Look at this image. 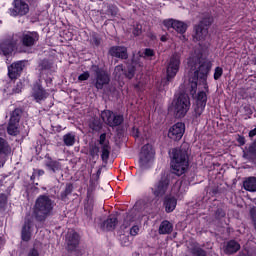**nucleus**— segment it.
Masks as SVG:
<instances>
[{
	"label": "nucleus",
	"instance_id": "1",
	"mask_svg": "<svg viewBox=\"0 0 256 256\" xmlns=\"http://www.w3.org/2000/svg\"><path fill=\"white\" fill-rule=\"evenodd\" d=\"M211 72V63L202 62L198 69H196L193 75L189 78L190 91L191 93H197V85H203L204 91H199L196 95V106L194 107V116L196 119L203 115L205 107H207V93H209V84L207 83V78Z\"/></svg>",
	"mask_w": 256,
	"mask_h": 256
},
{
	"label": "nucleus",
	"instance_id": "2",
	"mask_svg": "<svg viewBox=\"0 0 256 256\" xmlns=\"http://www.w3.org/2000/svg\"><path fill=\"white\" fill-rule=\"evenodd\" d=\"M171 188V178L165 173H161L160 177L150 187L151 194L155 199H163V207L166 213H173L177 209V198L167 195Z\"/></svg>",
	"mask_w": 256,
	"mask_h": 256
},
{
	"label": "nucleus",
	"instance_id": "3",
	"mask_svg": "<svg viewBox=\"0 0 256 256\" xmlns=\"http://www.w3.org/2000/svg\"><path fill=\"white\" fill-rule=\"evenodd\" d=\"M171 167L173 173L178 177L187 173L189 169V147L182 145L172 149Z\"/></svg>",
	"mask_w": 256,
	"mask_h": 256
},
{
	"label": "nucleus",
	"instance_id": "4",
	"mask_svg": "<svg viewBox=\"0 0 256 256\" xmlns=\"http://www.w3.org/2000/svg\"><path fill=\"white\" fill-rule=\"evenodd\" d=\"M53 209H55V201L47 194L39 195L33 206L34 218L39 223H43L53 215Z\"/></svg>",
	"mask_w": 256,
	"mask_h": 256
},
{
	"label": "nucleus",
	"instance_id": "5",
	"mask_svg": "<svg viewBox=\"0 0 256 256\" xmlns=\"http://www.w3.org/2000/svg\"><path fill=\"white\" fill-rule=\"evenodd\" d=\"M191 109V99L189 95L180 93L176 99H174V114L177 119H183Z\"/></svg>",
	"mask_w": 256,
	"mask_h": 256
},
{
	"label": "nucleus",
	"instance_id": "6",
	"mask_svg": "<svg viewBox=\"0 0 256 256\" xmlns=\"http://www.w3.org/2000/svg\"><path fill=\"white\" fill-rule=\"evenodd\" d=\"M214 21L213 16L203 17L199 23L194 26V39L197 41H205L209 35V28L213 25Z\"/></svg>",
	"mask_w": 256,
	"mask_h": 256
},
{
	"label": "nucleus",
	"instance_id": "7",
	"mask_svg": "<svg viewBox=\"0 0 256 256\" xmlns=\"http://www.w3.org/2000/svg\"><path fill=\"white\" fill-rule=\"evenodd\" d=\"M179 69H181V55L174 53L166 66V85L167 83L173 82V79H175L179 73Z\"/></svg>",
	"mask_w": 256,
	"mask_h": 256
},
{
	"label": "nucleus",
	"instance_id": "8",
	"mask_svg": "<svg viewBox=\"0 0 256 256\" xmlns=\"http://www.w3.org/2000/svg\"><path fill=\"white\" fill-rule=\"evenodd\" d=\"M23 117V109L16 108L10 113V119L6 131L11 137H17L21 131H19V123Z\"/></svg>",
	"mask_w": 256,
	"mask_h": 256
},
{
	"label": "nucleus",
	"instance_id": "9",
	"mask_svg": "<svg viewBox=\"0 0 256 256\" xmlns=\"http://www.w3.org/2000/svg\"><path fill=\"white\" fill-rule=\"evenodd\" d=\"M91 69L95 74L96 82L94 87H96V89L101 90L105 87V85H109L111 82V77L105 68H101L99 65H92Z\"/></svg>",
	"mask_w": 256,
	"mask_h": 256
},
{
	"label": "nucleus",
	"instance_id": "10",
	"mask_svg": "<svg viewBox=\"0 0 256 256\" xmlns=\"http://www.w3.org/2000/svg\"><path fill=\"white\" fill-rule=\"evenodd\" d=\"M39 32L37 31H24L19 36L20 45L24 49H33L39 43Z\"/></svg>",
	"mask_w": 256,
	"mask_h": 256
},
{
	"label": "nucleus",
	"instance_id": "11",
	"mask_svg": "<svg viewBox=\"0 0 256 256\" xmlns=\"http://www.w3.org/2000/svg\"><path fill=\"white\" fill-rule=\"evenodd\" d=\"M100 117L102 121L108 125V127H119V125H123L125 121V117L121 114H115L111 110H104L101 112Z\"/></svg>",
	"mask_w": 256,
	"mask_h": 256
},
{
	"label": "nucleus",
	"instance_id": "12",
	"mask_svg": "<svg viewBox=\"0 0 256 256\" xmlns=\"http://www.w3.org/2000/svg\"><path fill=\"white\" fill-rule=\"evenodd\" d=\"M155 159V148L147 143L142 146L139 154V165L140 167H147L151 161Z\"/></svg>",
	"mask_w": 256,
	"mask_h": 256
},
{
	"label": "nucleus",
	"instance_id": "13",
	"mask_svg": "<svg viewBox=\"0 0 256 256\" xmlns=\"http://www.w3.org/2000/svg\"><path fill=\"white\" fill-rule=\"evenodd\" d=\"M17 49V40L13 36L3 39L0 42V55L3 57H11Z\"/></svg>",
	"mask_w": 256,
	"mask_h": 256
},
{
	"label": "nucleus",
	"instance_id": "14",
	"mask_svg": "<svg viewBox=\"0 0 256 256\" xmlns=\"http://www.w3.org/2000/svg\"><path fill=\"white\" fill-rule=\"evenodd\" d=\"M31 97L36 103H41L49 97V92L43 88L41 80L36 81L32 86Z\"/></svg>",
	"mask_w": 256,
	"mask_h": 256
},
{
	"label": "nucleus",
	"instance_id": "15",
	"mask_svg": "<svg viewBox=\"0 0 256 256\" xmlns=\"http://www.w3.org/2000/svg\"><path fill=\"white\" fill-rule=\"evenodd\" d=\"M13 8H10L11 17H25L29 13V4L23 0H14Z\"/></svg>",
	"mask_w": 256,
	"mask_h": 256
},
{
	"label": "nucleus",
	"instance_id": "16",
	"mask_svg": "<svg viewBox=\"0 0 256 256\" xmlns=\"http://www.w3.org/2000/svg\"><path fill=\"white\" fill-rule=\"evenodd\" d=\"M79 243H81V236L76 231L68 232L66 235V244H67V251L69 253L77 252L79 247Z\"/></svg>",
	"mask_w": 256,
	"mask_h": 256
},
{
	"label": "nucleus",
	"instance_id": "17",
	"mask_svg": "<svg viewBox=\"0 0 256 256\" xmlns=\"http://www.w3.org/2000/svg\"><path fill=\"white\" fill-rule=\"evenodd\" d=\"M185 135V123L177 122L168 131V137L172 141H181Z\"/></svg>",
	"mask_w": 256,
	"mask_h": 256
},
{
	"label": "nucleus",
	"instance_id": "18",
	"mask_svg": "<svg viewBox=\"0 0 256 256\" xmlns=\"http://www.w3.org/2000/svg\"><path fill=\"white\" fill-rule=\"evenodd\" d=\"M164 27L167 29H174V31L180 33V35H185L187 33V23L175 19H168L163 21Z\"/></svg>",
	"mask_w": 256,
	"mask_h": 256
},
{
	"label": "nucleus",
	"instance_id": "19",
	"mask_svg": "<svg viewBox=\"0 0 256 256\" xmlns=\"http://www.w3.org/2000/svg\"><path fill=\"white\" fill-rule=\"evenodd\" d=\"M25 68V64L23 61L13 62L10 66H8V77L12 81L15 79H19L21 74L23 73V69Z\"/></svg>",
	"mask_w": 256,
	"mask_h": 256
},
{
	"label": "nucleus",
	"instance_id": "20",
	"mask_svg": "<svg viewBox=\"0 0 256 256\" xmlns=\"http://www.w3.org/2000/svg\"><path fill=\"white\" fill-rule=\"evenodd\" d=\"M44 166L49 173H58V171H61V162L53 159L49 154L44 156Z\"/></svg>",
	"mask_w": 256,
	"mask_h": 256
},
{
	"label": "nucleus",
	"instance_id": "21",
	"mask_svg": "<svg viewBox=\"0 0 256 256\" xmlns=\"http://www.w3.org/2000/svg\"><path fill=\"white\" fill-rule=\"evenodd\" d=\"M108 53L111 57H116L117 59H129V54L125 46H112Z\"/></svg>",
	"mask_w": 256,
	"mask_h": 256
},
{
	"label": "nucleus",
	"instance_id": "22",
	"mask_svg": "<svg viewBox=\"0 0 256 256\" xmlns=\"http://www.w3.org/2000/svg\"><path fill=\"white\" fill-rule=\"evenodd\" d=\"M33 227V221L31 219H26L24 221V225L22 227L21 231V239L22 241H25L28 243V241H31V228Z\"/></svg>",
	"mask_w": 256,
	"mask_h": 256
},
{
	"label": "nucleus",
	"instance_id": "23",
	"mask_svg": "<svg viewBox=\"0 0 256 256\" xmlns=\"http://www.w3.org/2000/svg\"><path fill=\"white\" fill-rule=\"evenodd\" d=\"M117 223H119L117 216L111 214L102 223L101 228L103 229V231H115V228L117 227Z\"/></svg>",
	"mask_w": 256,
	"mask_h": 256
},
{
	"label": "nucleus",
	"instance_id": "24",
	"mask_svg": "<svg viewBox=\"0 0 256 256\" xmlns=\"http://www.w3.org/2000/svg\"><path fill=\"white\" fill-rule=\"evenodd\" d=\"M241 249V244L237 242L236 240H230L227 242L225 248H224V253L225 255H235L237 251Z\"/></svg>",
	"mask_w": 256,
	"mask_h": 256
},
{
	"label": "nucleus",
	"instance_id": "25",
	"mask_svg": "<svg viewBox=\"0 0 256 256\" xmlns=\"http://www.w3.org/2000/svg\"><path fill=\"white\" fill-rule=\"evenodd\" d=\"M159 235H171L173 233V224L169 220H163L158 228Z\"/></svg>",
	"mask_w": 256,
	"mask_h": 256
},
{
	"label": "nucleus",
	"instance_id": "26",
	"mask_svg": "<svg viewBox=\"0 0 256 256\" xmlns=\"http://www.w3.org/2000/svg\"><path fill=\"white\" fill-rule=\"evenodd\" d=\"M244 159H256V139L251 142L246 150H243Z\"/></svg>",
	"mask_w": 256,
	"mask_h": 256
},
{
	"label": "nucleus",
	"instance_id": "27",
	"mask_svg": "<svg viewBox=\"0 0 256 256\" xmlns=\"http://www.w3.org/2000/svg\"><path fill=\"white\" fill-rule=\"evenodd\" d=\"M243 187L245 191H249L250 193L256 192V177L255 176H249L245 178L243 181Z\"/></svg>",
	"mask_w": 256,
	"mask_h": 256
},
{
	"label": "nucleus",
	"instance_id": "28",
	"mask_svg": "<svg viewBox=\"0 0 256 256\" xmlns=\"http://www.w3.org/2000/svg\"><path fill=\"white\" fill-rule=\"evenodd\" d=\"M9 153H11V145L5 138L0 137V155H9Z\"/></svg>",
	"mask_w": 256,
	"mask_h": 256
},
{
	"label": "nucleus",
	"instance_id": "29",
	"mask_svg": "<svg viewBox=\"0 0 256 256\" xmlns=\"http://www.w3.org/2000/svg\"><path fill=\"white\" fill-rule=\"evenodd\" d=\"M93 207H94L93 200H87L84 203V214L88 219H93Z\"/></svg>",
	"mask_w": 256,
	"mask_h": 256
},
{
	"label": "nucleus",
	"instance_id": "30",
	"mask_svg": "<svg viewBox=\"0 0 256 256\" xmlns=\"http://www.w3.org/2000/svg\"><path fill=\"white\" fill-rule=\"evenodd\" d=\"M135 71H137V67H135L133 63L128 64L126 68H124V76L126 79H133V77H135Z\"/></svg>",
	"mask_w": 256,
	"mask_h": 256
},
{
	"label": "nucleus",
	"instance_id": "31",
	"mask_svg": "<svg viewBox=\"0 0 256 256\" xmlns=\"http://www.w3.org/2000/svg\"><path fill=\"white\" fill-rule=\"evenodd\" d=\"M71 193H73V183H68L66 184V187L64 189V191H62L60 193V199L61 201H67V199H69V195H71Z\"/></svg>",
	"mask_w": 256,
	"mask_h": 256
},
{
	"label": "nucleus",
	"instance_id": "32",
	"mask_svg": "<svg viewBox=\"0 0 256 256\" xmlns=\"http://www.w3.org/2000/svg\"><path fill=\"white\" fill-rule=\"evenodd\" d=\"M89 128L92 131H95L96 133H99L103 129V123H101V120L94 118L89 122Z\"/></svg>",
	"mask_w": 256,
	"mask_h": 256
},
{
	"label": "nucleus",
	"instance_id": "33",
	"mask_svg": "<svg viewBox=\"0 0 256 256\" xmlns=\"http://www.w3.org/2000/svg\"><path fill=\"white\" fill-rule=\"evenodd\" d=\"M75 134L69 132L63 136V143L66 147H73L75 145Z\"/></svg>",
	"mask_w": 256,
	"mask_h": 256
},
{
	"label": "nucleus",
	"instance_id": "34",
	"mask_svg": "<svg viewBox=\"0 0 256 256\" xmlns=\"http://www.w3.org/2000/svg\"><path fill=\"white\" fill-rule=\"evenodd\" d=\"M101 159L103 163H107L109 161V155H111V146L109 144H105L101 147Z\"/></svg>",
	"mask_w": 256,
	"mask_h": 256
},
{
	"label": "nucleus",
	"instance_id": "35",
	"mask_svg": "<svg viewBox=\"0 0 256 256\" xmlns=\"http://www.w3.org/2000/svg\"><path fill=\"white\" fill-rule=\"evenodd\" d=\"M40 69L42 71H51V69H53V62L48 59L42 60L40 63Z\"/></svg>",
	"mask_w": 256,
	"mask_h": 256
},
{
	"label": "nucleus",
	"instance_id": "36",
	"mask_svg": "<svg viewBox=\"0 0 256 256\" xmlns=\"http://www.w3.org/2000/svg\"><path fill=\"white\" fill-rule=\"evenodd\" d=\"M199 58L196 56H190L188 58V67H190V69H197V63H199Z\"/></svg>",
	"mask_w": 256,
	"mask_h": 256
},
{
	"label": "nucleus",
	"instance_id": "37",
	"mask_svg": "<svg viewBox=\"0 0 256 256\" xmlns=\"http://www.w3.org/2000/svg\"><path fill=\"white\" fill-rule=\"evenodd\" d=\"M91 43L94 47H99L101 45V37L97 33H92Z\"/></svg>",
	"mask_w": 256,
	"mask_h": 256
},
{
	"label": "nucleus",
	"instance_id": "38",
	"mask_svg": "<svg viewBox=\"0 0 256 256\" xmlns=\"http://www.w3.org/2000/svg\"><path fill=\"white\" fill-rule=\"evenodd\" d=\"M226 215L227 213L223 210V208H217V210L214 213V217L217 221L225 218Z\"/></svg>",
	"mask_w": 256,
	"mask_h": 256
},
{
	"label": "nucleus",
	"instance_id": "39",
	"mask_svg": "<svg viewBox=\"0 0 256 256\" xmlns=\"http://www.w3.org/2000/svg\"><path fill=\"white\" fill-rule=\"evenodd\" d=\"M108 15H111L112 17H117V14L119 13V8L115 5H109L107 9Z\"/></svg>",
	"mask_w": 256,
	"mask_h": 256
},
{
	"label": "nucleus",
	"instance_id": "40",
	"mask_svg": "<svg viewBox=\"0 0 256 256\" xmlns=\"http://www.w3.org/2000/svg\"><path fill=\"white\" fill-rule=\"evenodd\" d=\"M223 77V68L220 66H217L214 70V80L219 81Z\"/></svg>",
	"mask_w": 256,
	"mask_h": 256
},
{
	"label": "nucleus",
	"instance_id": "41",
	"mask_svg": "<svg viewBox=\"0 0 256 256\" xmlns=\"http://www.w3.org/2000/svg\"><path fill=\"white\" fill-rule=\"evenodd\" d=\"M192 255L207 256V251H205L203 248H194V249H192Z\"/></svg>",
	"mask_w": 256,
	"mask_h": 256
},
{
	"label": "nucleus",
	"instance_id": "42",
	"mask_svg": "<svg viewBox=\"0 0 256 256\" xmlns=\"http://www.w3.org/2000/svg\"><path fill=\"white\" fill-rule=\"evenodd\" d=\"M236 141L238 143V147H243L245 143H247V140L245 139V136L237 134Z\"/></svg>",
	"mask_w": 256,
	"mask_h": 256
},
{
	"label": "nucleus",
	"instance_id": "43",
	"mask_svg": "<svg viewBox=\"0 0 256 256\" xmlns=\"http://www.w3.org/2000/svg\"><path fill=\"white\" fill-rule=\"evenodd\" d=\"M107 141V133H102L99 137V145H101L102 147H104V145H109V142Z\"/></svg>",
	"mask_w": 256,
	"mask_h": 256
},
{
	"label": "nucleus",
	"instance_id": "44",
	"mask_svg": "<svg viewBox=\"0 0 256 256\" xmlns=\"http://www.w3.org/2000/svg\"><path fill=\"white\" fill-rule=\"evenodd\" d=\"M89 77H91V74H89V71H85L78 76V81H87Z\"/></svg>",
	"mask_w": 256,
	"mask_h": 256
},
{
	"label": "nucleus",
	"instance_id": "45",
	"mask_svg": "<svg viewBox=\"0 0 256 256\" xmlns=\"http://www.w3.org/2000/svg\"><path fill=\"white\" fill-rule=\"evenodd\" d=\"M22 89H23V82L19 81L16 83V85L12 89V92L13 93H21Z\"/></svg>",
	"mask_w": 256,
	"mask_h": 256
},
{
	"label": "nucleus",
	"instance_id": "46",
	"mask_svg": "<svg viewBox=\"0 0 256 256\" xmlns=\"http://www.w3.org/2000/svg\"><path fill=\"white\" fill-rule=\"evenodd\" d=\"M7 205V195L5 193L0 194V208H3Z\"/></svg>",
	"mask_w": 256,
	"mask_h": 256
},
{
	"label": "nucleus",
	"instance_id": "47",
	"mask_svg": "<svg viewBox=\"0 0 256 256\" xmlns=\"http://www.w3.org/2000/svg\"><path fill=\"white\" fill-rule=\"evenodd\" d=\"M131 135H132V137H134V139H139V137L141 135V132L139 131V128L132 127Z\"/></svg>",
	"mask_w": 256,
	"mask_h": 256
},
{
	"label": "nucleus",
	"instance_id": "48",
	"mask_svg": "<svg viewBox=\"0 0 256 256\" xmlns=\"http://www.w3.org/2000/svg\"><path fill=\"white\" fill-rule=\"evenodd\" d=\"M144 57H155V51L151 48H146L144 50Z\"/></svg>",
	"mask_w": 256,
	"mask_h": 256
},
{
	"label": "nucleus",
	"instance_id": "49",
	"mask_svg": "<svg viewBox=\"0 0 256 256\" xmlns=\"http://www.w3.org/2000/svg\"><path fill=\"white\" fill-rule=\"evenodd\" d=\"M250 218L252 219L253 226L255 227V225H256V208L250 209Z\"/></svg>",
	"mask_w": 256,
	"mask_h": 256
},
{
	"label": "nucleus",
	"instance_id": "50",
	"mask_svg": "<svg viewBox=\"0 0 256 256\" xmlns=\"http://www.w3.org/2000/svg\"><path fill=\"white\" fill-rule=\"evenodd\" d=\"M130 235H132V237L139 235V226L137 225L132 226L130 229Z\"/></svg>",
	"mask_w": 256,
	"mask_h": 256
},
{
	"label": "nucleus",
	"instance_id": "51",
	"mask_svg": "<svg viewBox=\"0 0 256 256\" xmlns=\"http://www.w3.org/2000/svg\"><path fill=\"white\" fill-rule=\"evenodd\" d=\"M86 201H93V188L87 189Z\"/></svg>",
	"mask_w": 256,
	"mask_h": 256
},
{
	"label": "nucleus",
	"instance_id": "52",
	"mask_svg": "<svg viewBox=\"0 0 256 256\" xmlns=\"http://www.w3.org/2000/svg\"><path fill=\"white\" fill-rule=\"evenodd\" d=\"M115 73H122L125 75V67H123V64H119L115 67Z\"/></svg>",
	"mask_w": 256,
	"mask_h": 256
},
{
	"label": "nucleus",
	"instance_id": "53",
	"mask_svg": "<svg viewBox=\"0 0 256 256\" xmlns=\"http://www.w3.org/2000/svg\"><path fill=\"white\" fill-rule=\"evenodd\" d=\"M98 153H99V147H97V146H94V147L90 150V155H91L92 157H94L95 155H98Z\"/></svg>",
	"mask_w": 256,
	"mask_h": 256
},
{
	"label": "nucleus",
	"instance_id": "54",
	"mask_svg": "<svg viewBox=\"0 0 256 256\" xmlns=\"http://www.w3.org/2000/svg\"><path fill=\"white\" fill-rule=\"evenodd\" d=\"M28 256H39V251L33 248L29 251Z\"/></svg>",
	"mask_w": 256,
	"mask_h": 256
},
{
	"label": "nucleus",
	"instance_id": "55",
	"mask_svg": "<svg viewBox=\"0 0 256 256\" xmlns=\"http://www.w3.org/2000/svg\"><path fill=\"white\" fill-rule=\"evenodd\" d=\"M248 136L250 139H253V137H256V127L249 131Z\"/></svg>",
	"mask_w": 256,
	"mask_h": 256
},
{
	"label": "nucleus",
	"instance_id": "56",
	"mask_svg": "<svg viewBox=\"0 0 256 256\" xmlns=\"http://www.w3.org/2000/svg\"><path fill=\"white\" fill-rule=\"evenodd\" d=\"M140 34H141V29L135 28L133 30V35H135V37H139Z\"/></svg>",
	"mask_w": 256,
	"mask_h": 256
},
{
	"label": "nucleus",
	"instance_id": "57",
	"mask_svg": "<svg viewBox=\"0 0 256 256\" xmlns=\"http://www.w3.org/2000/svg\"><path fill=\"white\" fill-rule=\"evenodd\" d=\"M244 109H245V111H246L247 113H250V115L253 113V112L251 111V108H250L249 106H245Z\"/></svg>",
	"mask_w": 256,
	"mask_h": 256
},
{
	"label": "nucleus",
	"instance_id": "58",
	"mask_svg": "<svg viewBox=\"0 0 256 256\" xmlns=\"http://www.w3.org/2000/svg\"><path fill=\"white\" fill-rule=\"evenodd\" d=\"M38 175H39V177H41V175H45V171L44 170H38Z\"/></svg>",
	"mask_w": 256,
	"mask_h": 256
},
{
	"label": "nucleus",
	"instance_id": "59",
	"mask_svg": "<svg viewBox=\"0 0 256 256\" xmlns=\"http://www.w3.org/2000/svg\"><path fill=\"white\" fill-rule=\"evenodd\" d=\"M160 40L162 41V43H165V41H167V37L166 36H161Z\"/></svg>",
	"mask_w": 256,
	"mask_h": 256
},
{
	"label": "nucleus",
	"instance_id": "60",
	"mask_svg": "<svg viewBox=\"0 0 256 256\" xmlns=\"http://www.w3.org/2000/svg\"><path fill=\"white\" fill-rule=\"evenodd\" d=\"M31 181H35V173H33L30 177Z\"/></svg>",
	"mask_w": 256,
	"mask_h": 256
},
{
	"label": "nucleus",
	"instance_id": "61",
	"mask_svg": "<svg viewBox=\"0 0 256 256\" xmlns=\"http://www.w3.org/2000/svg\"><path fill=\"white\" fill-rule=\"evenodd\" d=\"M140 85L139 84H135L134 85V89H139Z\"/></svg>",
	"mask_w": 256,
	"mask_h": 256
},
{
	"label": "nucleus",
	"instance_id": "62",
	"mask_svg": "<svg viewBox=\"0 0 256 256\" xmlns=\"http://www.w3.org/2000/svg\"><path fill=\"white\" fill-rule=\"evenodd\" d=\"M100 174H101V170H98V171H97V175H100Z\"/></svg>",
	"mask_w": 256,
	"mask_h": 256
},
{
	"label": "nucleus",
	"instance_id": "63",
	"mask_svg": "<svg viewBox=\"0 0 256 256\" xmlns=\"http://www.w3.org/2000/svg\"><path fill=\"white\" fill-rule=\"evenodd\" d=\"M0 245H1V237H0Z\"/></svg>",
	"mask_w": 256,
	"mask_h": 256
}]
</instances>
